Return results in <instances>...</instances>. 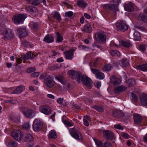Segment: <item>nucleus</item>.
<instances>
[{
    "mask_svg": "<svg viewBox=\"0 0 147 147\" xmlns=\"http://www.w3.org/2000/svg\"><path fill=\"white\" fill-rule=\"evenodd\" d=\"M67 73L70 78L73 79H76L78 82H81L80 79L82 74L80 72L76 71L74 70H70Z\"/></svg>",
    "mask_w": 147,
    "mask_h": 147,
    "instance_id": "nucleus-1",
    "label": "nucleus"
},
{
    "mask_svg": "<svg viewBox=\"0 0 147 147\" xmlns=\"http://www.w3.org/2000/svg\"><path fill=\"white\" fill-rule=\"evenodd\" d=\"M53 79V76H46L44 77V83L47 87L52 88L54 86L55 83Z\"/></svg>",
    "mask_w": 147,
    "mask_h": 147,
    "instance_id": "nucleus-2",
    "label": "nucleus"
},
{
    "mask_svg": "<svg viewBox=\"0 0 147 147\" xmlns=\"http://www.w3.org/2000/svg\"><path fill=\"white\" fill-rule=\"evenodd\" d=\"M81 82H82L83 84L86 86L88 88L90 89L92 88V81L91 79L85 75H81Z\"/></svg>",
    "mask_w": 147,
    "mask_h": 147,
    "instance_id": "nucleus-3",
    "label": "nucleus"
},
{
    "mask_svg": "<svg viewBox=\"0 0 147 147\" xmlns=\"http://www.w3.org/2000/svg\"><path fill=\"white\" fill-rule=\"evenodd\" d=\"M43 125L42 121L40 119H35L33 122V129L36 131H38L41 130Z\"/></svg>",
    "mask_w": 147,
    "mask_h": 147,
    "instance_id": "nucleus-4",
    "label": "nucleus"
},
{
    "mask_svg": "<svg viewBox=\"0 0 147 147\" xmlns=\"http://www.w3.org/2000/svg\"><path fill=\"white\" fill-rule=\"evenodd\" d=\"M116 27L118 30L124 32L128 29V26L125 21H121L116 23Z\"/></svg>",
    "mask_w": 147,
    "mask_h": 147,
    "instance_id": "nucleus-5",
    "label": "nucleus"
},
{
    "mask_svg": "<svg viewBox=\"0 0 147 147\" xmlns=\"http://www.w3.org/2000/svg\"><path fill=\"white\" fill-rule=\"evenodd\" d=\"M24 16L23 14H19L14 15L12 18V20L13 22L18 24L24 20Z\"/></svg>",
    "mask_w": 147,
    "mask_h": 147,
    "instance_id": "nucleus-6",
    "label": "nucleus"
},
{
    "mask_svg": "<svg viewBox=\"0 0 147 147\" xmlns=\"http://www.w3.org/2000/svg\"><path fill=\"white\" fill-rule=\"evenodd\" d=\"M96 40L99 43L104 42L106 40V35L104 32L96 33L95 35Z\"/></svg>",
    "mask_w": 147,
    "mask_h": 147,
    "instance_id": "nucleus-7",
    "label": "nucleus"
},
{
    "mask_svg": "<svg viewBox=\"0 0 147 147\" xmlns=\"http://www.w3.org/2000/svg\"><path fill=\"white\" fill-rule=\"evenodd\" d=\"M91 71L93 74H95V77L97 79L102 80L104 78L105 76L104 74L99 69L91 68Z\"/></svg>",
    "mask_w": 147,
    "mask_h": 147,
    "instance_id": "nucleus-8",
    "label": "nucleus"
},
{
    "mask_svg": "<svg viewBox=\"0 0 147 147\" xmlns=\"http://www.w3.org/2000/svg\"><path fill=\"white\" fill-rule=\"evenodd\" d=\"M3 33L4 35L3 38L5 40L12 37L13 35V34L12 33L10 29L6 28L3 29Z\"/></svg>",
    "mask_w": 147,
    "mask_h": 147,
    "instance_id": "nucleus-9",
    "label": "nucleus"
},
{
    "mask_svg": "<svg viewBox=\"0 0 147 147\" xmlns=\"http://www.w3.org/2000/svg\"><path fill=\"white\" fill-rule=\"evenodd\" d=\"M25 116L28 118H32L35 115L36 111L35 110L28 109L23 112Z\"/></svg>",
    "mask_w": 147,
    "mask_h": 147,
    "instance_id": "nucleus-10",
    "label": "nucleus"
},
{
    "mask_svg": "<svg viewBox=\"0 0 147 147\" xmlns=\"http://www.w3.org/2000/svg\"><path fill=\"white\" fill-rule=\"evenodd\" d=\"M39 109L40 112L45 115H48L51 113V109L50 108L46 105H42L39 107Z\"/></svg>",
    "mask_w": 147,
    "mask_h": 147,
    "instance_id": "nucleus-11",
    "label": "nucleus"
},
{
    "mask_svg": "<svg viewBox=\"0 0 147 147\" xmlns=\"http://www.w3.org/2000/svg\"><path fill=\"white\" fill-rule=\"evenodd\" d=\"M17 31L20 38L25 37L28 35V33L25 28H19Z\"/></svg>",
    "mask_w": 147,
    "mask_h": 147,
    "instance_id": "nucleus-12",
    "label": "nucleus"
},
{
    "mask_svg": "<svg viewBox=\"0 0 147 147\" xmlns=\"http://www.w3.org/2000/svg\"><path fill=\"white\" fill-rule=\"evenodd\" d=\"M11 136L13 138H22L24 137V134L20 130L15 129L11 134Z\"/></svg>",
    "mask_w": 147,
    "mask_h": 147,
    "instance_id": "nucleus-13",
    "label": "nucleus"
},
{
    "mask_svg": "<svg viewBox=\"0 0 147 147\" xmlns=\"http://www.w3.org/2000/svg\"><path fill=\"white\" fill-rule=\"evenodd\" d=\"M127 87L123 85H117L115 86L114 89V92L115 94H118L125 91L127 89Z\"/></svg>",
    "mask_w": 147,
    "mask_h": 147,
    "instance_id": "nucleus-14",
    "label": "nucleus"
},
{
    "mask_svg": "<svg viewBox=\"0 0 147 147\" xmlns=\"http://www.w3.org/2000/svg\"><path fill=\"white\" fill-rule=\"evenodd\" d=\"M74 50L71 49L68 51H65L63 53V54L67 59L71 60L72 59L74 56Z\"/></svg>",
    "mask_w": 147,
    "mask_h": 147,
    "instance_id": "nucleus-15",
    "label": "nucleus"
},
{
    "mask_svg": "<svg viewBox=\"0 0 147 147\" xmlns=\"http://www.w3.org/2000/svg\"><path fill=\"white\" fill-rule=\"evenodd\" d=\"M70 134L74 138H79L80 136L82 137L81 134L78 131L76 130L75 128L72 129L70 131Z\"/></svg>",
    "mask_w": 147,
    "mask_h": 147,
    "instance_id": "nucleus-16",
    "label": "nucleus"
},
{
    "mask_svg": "<svg viewBox=\"0 0 147 147\" xmlns=\"http://www.w3.org/2000/svg\"><path fill=\"white\" fill-rule=\"evenodd\" d=\"M43 41L48 43L52 42L54 41V37L52 34H47L44 38Z\"/></svg>",
    "mask_w": 147,
    "mask_h": 147,
    "instance_id": "nucleus-17",
    "label": "nucleus"
},
{
    "mask_svg": "<svg viewBox=\"0 0 147 147\" xmlns=\"http://www.w3.org/2000/svg\"><path fill=\"white\" fill-rule=\"evenodd\" d=\"M105 7H107L109 10L113 11V13L115 16H116V11H118L117 8L115 7V5L113 4H107L105 5Z\"/></svg>",
    "mask_w": 147,
    "mask_h": 147,
    "instance_id": "nucleus-18",
    "label": "nucleus"
},
{
    "mask_svg": "<svg viewBox=\"0 0 147 147\" xmlns=\"http://www.w3.org/2000/svg\"><path fill=\"white\" fill-rule=\"evenodd\" d=\"M134 119L135 124H140L142 121V118L140 115L138 114L134 115Z\"/></svg>",
    "mask_w": 147,
    "mask_h": 147,
    "instance_id": "nucleus-19",
    "label": "nucleus"
},
{
    "mask_svg": "<svg viewBox=\"0 0 147 147\" xmlns=\"http://www.w3.org/2000/svg\"><path fill=\"white\" fill-rule=\"evenodd\" d=\"M103 134L104 136L107 138H113L114 134L111 131L105 130L103 131Z\"/></svg>",
    "mask_w": 147,
    "mask_h": 147,
    "instance_id": "nucleus-20",
    "label": "nucleus"
},
{
    "mask_svg": "<svg viewBox=\"0 0 147 147\" xmlns=\"http://www.w3.org/2000/svg\"><path fill=\"white\" fill-rule=\"evenodd\" d=\"M134 4L130 2L128 4H125L124 8L126 10L131 12L134 10Z\"/></svg>",
    "mask_w": 147,
    "mask_h": 147,
    "instance_id": "nucleus-21",
    "label": "nucleus"
},
{
    "mask_svg": "<svg viewBox=\"0 0 147 147\" xmlns=\"http://www.w3.org/2000/svg\"><path fill=\"white\" fill-rule=\"evenodd\" d=\"M110 81L115 86L117 84L120 83L121 80L119 78L115 76H112L110 78Z\"/></svg>",
    "mask_w": 147,
    "mask_h": 147,
    "instance_id": "nucleus-22",
    "label": "nucleus"
},
{
    "mask_svg": "<svg viewBox=\"0 0 147 147\" xmlns=\"http://www.w3.org/2000/svg\"><path fill=\"white\" fill-rule=\"evenodd\" d=\"M24 87L23 85L18 86L16 89L12 93L19 94L21 93L24 90Z\"/></svg>",
    "mask_w": 147,
    "mask_h": 147,
    "instance_id": "nucleus-23",
    "label": "nucleus"
},
{
    "mask_svg": "<svg viewBox=\"0 0 147 147\" xmlns=\"http://www.w3.org/2000/svg\"><path fill=\"white\" fill-rule=\"evenodd\" d=\"M52 18H56L58 21H59L61 19L60 14L57 11H54L51 14Z\"/></svg>",
    "mask_w": 147,
    "mask_h": 147,
    "instance_id": "nucleus-24",
    "label": "nucleus"
},
{
    "mask_svg": "<svg viewBox=\"0 0 147 147\" xmlns=\"http://www.w3.org/2000/svg\"><path fill=\"white\" fill-rule=\"evenodd\" d=\"M77 5L81 7H85L87 6V3L84 0H78Z\"/></svg>",
    "mask_w": 147,
    "mask_h": 147,
    "instance_id": "nucleus-25",
    "label": "nucleus"
},
{
    "mask_svg": "<svg viewBox=\"0 0 147 147\" xmlns=\"http://www.w3.org/2000/svg\"><path fill=\"white\" fill-rule=\"evenodd\" d=\"M55 34L56 35V42H62L63 40L62 35L59 32H56Z\"/></svg>",
    "mask_w": 147,
    "mask_h": 147,
    "instance_id": "nucleus-26",
    "label": "nucleus"
},
{
    "mask_svg": "<svg viewBox=\"0 0 147 147\" xmlns=\"http://www.w3.org/2000/svg\"><path fill=\"white\" fill-rule=\"evenodd\" d=\"M92 28L89 24H88L85 25L84 28V31L86 32L91 33L92 31Z\"/></svg>",
    "mask_w": 147,
    "mask_h": 147,
    "instance_id": "nucleus-27",
    "label": "nucleus"
},
{
    "mask_svg": "<svg viewBox=\"0 0 147 147\" xmlns=\"http://www.w3.org/2000/svg\"><path fill=\"white\" fill-rule=\"evenodd\" d=\"M120 43L123 46L127 48L129 47L132 46L131 44L129 41L121 40Z\"/></svg>",
    "mask_w": 147,
    "mask_h": 147,
    "instance_id": "nucleus-28",
    "label": "nucleus"
},
{
    "mask_svg": "<svg viewBox=\"0 0 147 147\" xmlns=\"http://www.w3.org/2000/svg\"><path fill=\"white\" fill-rule=\"evenodd\" d=\"M141 104L144 106H147V95L144 96L140 98Z\"/></svg>",
    "mask_w": 147,
    "mask_h": 147,
    "instance_id": "nucleus-29",
    "label": "nucleus"
},
{
    "mask_svg": "<svg viewBox=\"0 0 147 147\" xmlns=\"http://www.w3.org/2000/svg\"><path fill=\"white\" fill-rule=\"evenodd\" d=\"M49 137L50 138H57V135L56 131L54 130H52L49 132Z\"/></svg>",
    "mask_w": 147,
    "mask_h": 147,
    "instance_id": "nucleus-30",
    "label": "nucleus"
},
{
    "mask_svg": "<svg viewBox=\"0 0 147 147\" xmlns=\"http://www.w3.org/2000/svg\"><path fill=\"white\" fill-rule=\"evenodd\" d=\"M64 117H65L64 116L63 117H62V121L64 124L66 125L69 127L72 126L74 125V123H73L71 122L70 121L64 119H63V118Z\"/></svg>",
    "mask_w": 147,
    "mask_h": 147,
    "instance_id": "nucleus-31",
    "label": "nucleus"
},
{
    "mask_svg": "<svg viewBox=\"0 0 147 147\" xmlns=\"http://www.w3.org/2000/svg\"><path fill=\"white\" fill-rule=\"evenodd\" d=\"M57 79L63 85H65L66 84V80L63 76H59L57 77Z\"/></svg>",
    "mask_w": 147,
    "mask_h": 147,
    "instance_id": "nucleus-32",
    "label": "nucleus"
},
{
    "mask_svg": "<svg viewBox=\"0 0 147 147\" xmlns=\"http://www.w3.org/2000/svg\"><path fill=\"white\" fill-rule=\"evenodd\" d=\"M139 18L143 22L146 23L147 22V16L143 13H140L139 15Z\"/></svg>",
    "mask_w": 147,
    "mask_h": 147,
    "instance_id": "nucleus-33",
    "label": "nucleus"
},
{
    "mask_svg": "<svg viewBox=\"0 0 147 147\" xmlns=\"http://www.w3.org/2000/svg\"><path fill=\"white\" fill-rule=\"evenodd\" d=\"M121 65L122 67H125L129 64V63L127 59H123L121 60Z\"/></svg>",
    "mask_w": 147,
    "mask_h": 147,
    "instance_id": "nucleus-34",
    "label": "nucleus"
},
{
    "mask_svg": "<svg viewBox=\"0 0 147 147\" xmlns=\"http://www.w3.org/2000/svg\"><path fill=\"white\" fill-rule=\"evenodd\" d=\"M120 113H121V111L116 110L113 112L112 115L115 118H120Z\"/></svg>",
    "mask_w": 147,
    "mask_h": 147,
    "instance_id": "nucleus-35",
    "label": "nucleus"
},
{
    "mask_svg": "<svg viewBox=\"0 0 147 147\" xmlns=\"http://www.w3.org/2000/svg\"><path fill=\"white\" fill-rule=\"evenodd\" d=\"M134 38L136 40H140L141 39V36L139 32H136L134 33Z\"/></svg>",
    "mask_w": 147,
    "mask_h": 147,
    "instance_id": "nucleus-36",
    "label": "nucleus"
},
{
    "mask_svg": "<svg viewBox=\"0 0 147 147\" xmlns=\"http://www.w3.org/2000/svg\"><path fill=\"white\" fill-rule=\"evenodd\" d=\"M32 53L30 51L28 52L26 54L22 55V58L24 59H27L31 57Z\"/></svg>",
    "mask_w": 147,
    "mask_h": 147,
    "instance_id": "nucleus-37",
    "label": "nucleus"
},
{
    "mask_svg": "<svg viewBox=\"0 0 147 147\" xmlns=\"http://www.w3.org/2000/svg\"><path fill=\"white\" fill-rule=\"evenodd\" d=\"M139 69L143 71H147V64H144L138 66Z\"/></svg>",
    "mask_w": 147,
    "mask_h": 147,
    "instance_id": "nucleus-38",
    "label": "nucleus"
},
{
    "mask_svg": "<svg viewBox=\"0 0 147 147\" xmlns=\"http://www.w3.org/2000/svg\"><path fill=\"white\" fill-rule=\"evenodd\" d=\"M28 12L31 14L36 12L37 11V9L36 7H30L27 9Z\"/></svg>",
    "mask_w": 147,
    "mask_h": 147,
    "instance_id": "nucleus-39",
    "label": "nucleus"
},
{
    "mask_svg": "<svg viewBox=\"0 0 147 147\" xmlns=\"http://www.w3.org/2000/svg\"><path fill=\"white\" fill-rule=\"evenodd\" d=\"M17 145V143L15 141H11L9 142L7 146L8 147H16Z\"/></svg>",
    "mask_w": 147,
    "mask_h": 147,
    "instance_id": "nucleus-40",
    "label": "nucleus"
},
{
    "mask_svg": "<svg viewBox=\"0 0 147 147\" xmlns=\"http://www.w3.org/2000/svg\"><path fill=\"white\" fill-rule=\"evenodd\" d=\"M127 82L129 86H133L135 84V80L134 79L131 78L129 79L128 80Z\"/></svg>",
    "mask_w": 147,
    "mask_h": 147,
    "instance_id": "nucleus-41",
    "label": "nucleus"
},
{
    "mask_svg": "<svg viewBox=\"0 0 147 147\" xmlns=\"http://www.w3.org/2000/svg\"><path fill=\"white\" fill-rule=\"evenodd\" d=\"M92 107V108L95 109L96 110L99 112H102L103 110V108L102 107L95 105Z\"/></svg>",
    "mask_w": 147,
    "mask_h": 147,
    "instance_id": "nucleus-42",
    "label": "nucleus"
},
{
    "mask_svg": "<svg viewBox=\"0 0 147 147\" xmlns=\"http://www.w3.org/2000/svg\"><path fill=\"white\" fill-rule=\"evenodd\" d=\"M5 18L3 17H0V27L3 26L5 22Z\"/></svg>",
    "mask_w": 147,
    "mask_h": 147,
    "instance_id": "nucleus-43",
    "label": "nucleus"
},
{
    "mask_svg": "<svg viewBox=\"0 0 147 147\" xmlns=\"http://www.w3.org/2000/svg\"><path fill=\"white\" fill-rule=\"evenodd\" d=\"M24 139V144L31 143L33 140L32 138H22Z\"/></svg>",
    "mask_w": 147,
    "mask_h": 147,
    "instance_id": "nucleus-44",
    "label": "nucleus"
},
{
    "mask_svg": "<svg viewBox=\"0 0 147 147\" xmlns=\"http://www.w3.org/2000/svg\"><path fill=\"white\" fill-rule=\"evenodd\" d=\"M112 68V66L111 64L106 65L104 67V70L106 71H110Z\"/></svg>",
    "mask_w": 147,
    "mask_h": 147,
    "instance_id": "nucleus-45",
    "label": "nucleus"
},
{
    "mask_svg": "<svg viewBox=\"0 0 147 147\" xmlns=\"http://www.w3.org/2000/svg\"><path fill=\"white\" fill-rule=\"evenodd\" d=\"M36 70V69L34 67H31L28 69L26 71V72L30 73L32 72L35 71Z\"/></svg>",
    "mask_w": 147,
    "mask_h": 147,
    "instance_id": "nucleus-46",
    "label": "nucleus"
},
{
    "mask_svg": "<svg viewBox=\"0 0 147 147\" xmlns=\"http://www.w3.org/2000/svg\"><path fill=\"white\" fill-rule=\"evenodd\" d=\"M10 119L12 121H17V118L16 116L13 114H11L9 117Z\"/></svg>",
    "mask_w": 147,
    "mask_h": 147,
    "instance_id": "nucleus-47",
    "label": "nucleus"
},
{
    "mask_svg": "<svg viewBox=\"0 0 147 147\" xmlns=\"http://www.w3.org/2000/svg\"><path fill=\"white\" fill-rule=\"evenodd\" d=\"M22 127L26 129H28L29 128V123L28 122L24 123L22 125Z\"/></svg>",
    "mask_w": 147,
    "mask_h": 147,
    "instance_id": "nucleus-48",
    "label": "nucleus"
},
{
    "mask_svg": "<svg viewBox=\"0 0 147 147\" xmlns=\"http://www.w3.org/2000/svg\"><path fill=\"white\" fill-rule=\"evenodd\" d=\"M93 139L96 144L97 146H100L102 144V142L98 140L97 138H93Z\"/></svg>",
    "mask_w": 147,
    "mask_h": 147,
    "instance_id": "nucleus-49",
    "label": "nucleus"
},
{
    "mask_svg": "<svg viewBox=\"0 0 147 147\" xmlns=\"http://www.w3.org/2000/svg\"><path fill=\"white\" fill-rule=\"evenodd\" d=\"M73 14V12L71 11H69L65 13V15L66 17H71L72 16Z\"/></svg>",
    "mask_w": 147,
    "mask_h": 147,
    "instance_id": "nucleus-50",
    "label": "nucleus"
},
{
    "mask_svg": "<svg viewBox=\"0 0 147 147\" xmlns=\"http://www.w3.org/2000/svg\"><path fill=\"white\" fill-rule=\"evenodd\" d=\"M102 147H112V146L110 142H107L105 143Z\"/></svg>",
    "mask_w": 147,
    "mask_h": 147,
    "instance_id": "nucleus-51",
    "label": "nucleus"
},
{
    "mask_svg": "<svg viewBox=\"0 0 147 147\" xmlns=\"http://www.w3.org/2000/svg\"><path fill=\"white\" fill-rule=\"evenodd\" d=\"M32 27L34 30H37L39 27V25L36 23H33L32 24Z\"/></svg>",
    "mask_w": 147,
    "mask_h": 147,
    "instance_id": "nucleus-52",
    "label": "nucleus"
},
{
    "mask_svg": "<svg viewBox=\"0 0 147 147\" xmlns=\"http://www.w3.org/2000/svg\"><path fill=\"white\" fill-rule=\"evenodd\" d=\"M114 127L115 128L121 130H123V127L119 124L115 125H114Z\"/></svg>",
    "mask_w": 147,
    "mask_h": 147,
    "instance_id": "nucleus-53",
    "label": "nucleus"
},
{
    "mask_svg": "<svg viewBox=\"0 0 147 147\" xmlns=\"http://www.w3.org/2000/svg\"><path fill=\"white\" fill-rule=\"evenodd\" d=\"M39 75V72H34L31 74V76L33 77H38Z\"/></svg>",
    "mask_w": 147,
    "mask_h": 147,
    "instance_id": "nucleus-54",
    "label": "nucleus"
},
{
    "mask_svg": "<svg viewBox=\"0 0 147 147\" xmlns=\"http://www.w3.org/2000/svg\"><path fill=\"white\" fill-rule=\"evenodd\" d=\"M22 45L24 47H28L30 45V43L26 41H24L22 42Z\"/></svg>",
    "mask_w": 147,
    "mask_h": 147,
    "instance_id": "nucleus-55",
    "label": "nucleus"
},
{
    "mask_svg": "<svg viewBox=\"0 0 147 147\" xmlns=\"http://www.w3.org/2000/svg\"><path fill=\"white\" fill-rule=\"evenodd\" d=\"M133 99L135 101H137L138 99V97L136 94L132 93Z\"/></svg>",
    "mask_w": 147,
    "mask_h": 147,
    "instance_id": "nucleus-56",
    "label": "nucleus"
},
{
    "mask_svg": "<svg viewBox=\"0 0 147 147\" xmlns=\"http://www.w3.org/2000/svg\"><path fill=\"white\" fill-rule=\"evenodd\" d=\"M146 48V46L144 45H141L140 47V49L142 51H145Z\"/></svg>",
    "mask_w": 147,
    "mask_h": 147,
    "instance_id": "nucleus-57",
    "label": "nucleus"
},
{
    "mask_svg": "<svg viewBox=\"0 0 147 147\" xmlns=\"http://www.w3.org/2000/svg\"><path fill=\"white\" fill-rule=\"evenodd\" d=\"M88 121V120L84 118L83 122H84V124L86 126H88L89 125V123Z\"/></svg>",
    "mask_w": 147,
    "mask_h": 147,
    "instance_id": "nucleus-58",
    "label": "nucleus"
},
{
    "mask_svg": "<svg viewBox=\"0 0 147 147\" xmlns=\"http://www.w3.org/2000/svg\"><path fill=\"white\" fill-rule=\"evenodd\" d=\"M121 137L123 138H128L129 135L128 134L125 133H123L121 135Z\"/></svg>",
    "mask_w": 147,
    "mask_h": 147,
    "instance_id": "nucleus-59",
    "label": "nucleus"
},
{
    "mask_svg": "<svg viewBox=\"0 0 147 147\" xmlns=\"http://www.w3.org/2000/svg\"><path fill=\"white\" fill-rule=\"evenodd\" d=\"M57 102L59 104L61 105H62L63 104V98H59L57 100Z\"/></svg>",
    "mask_w": 147,
    "mask_h": 147,
    "instance_id": "nucleus-60",
    "label": "nucleus"
},
{
    "mask_svg": "<svg viewBox=\"0 0 147 147\" xmlns=\"http://www.w3.org/2000/svg\"><path fill=\"white\" fill-rule=\"evenodd\" d=\"M95 86L97 88H99L101 86V83L99 82H96L95 83Z\"/></svg>",
    "mask_w": 147,
    "mask_h": 147,
    "instance_id": "nucleus-61",
    "label": "nucleus"
},
{
    "mask_svg": "<svg viewBox=\"0 0 147 147\" xmlns=\"http://www.w3.org/2000/svg\"><path fill=\"white\" fill-rule=\"evenodd\" d=\"M84 118L87 120L89 121H92V119L88 115H86V116H84Z\"/></svg>",
    "mask_w": 147,
    "mask_h": 147,
    "instance_id": "nucleus-62",
    "label": "nucleus"
},
{
    "mask_svg": "<svg viewBox=\"0 0 147 147\" xmlns=\"http://www.w3.org/2000/svg\"><path fill=\"white\" fill-rule=\"evenodd\" d=\"M84 16L86 18L88 19H90L91 17V16L89 14L86 13H84Z\"/></svg>",
    "mask_w": 147,
    "mask_h": 147,
    "instance_id": "nucleus-63",
    "label": "nucleus"
},
{
    "mask_svg": "<svg viewBox=\"0 0 147 147\" xmlns=\"http://www.w3.org/2000/svg\"><path fill=\"white\" fill-rule=\"evenodd\" d=\"M32 4L35 5H38L39 4V2L38 1H35L32 2Z\"/></svg>",
    "mask_w": 147,
    "mask_h": 147,
    "instance_id": "nucleus-64",
    "label": "nucleus"
}]
</instances>
